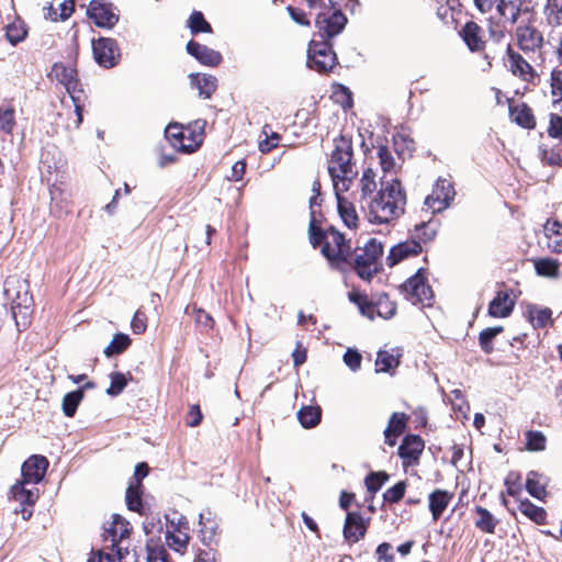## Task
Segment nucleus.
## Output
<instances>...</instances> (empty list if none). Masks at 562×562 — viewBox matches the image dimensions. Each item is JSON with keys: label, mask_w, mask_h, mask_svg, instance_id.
<instances>
[{"label": "nucleus", "mask_w": 562, "mask_h": 562, "mask_svg": "<svg viewBox=\"0 0 562 562\" xmlns=\"http://www.w3.org/2000/svg\"><path fill=\"white\" fill-rule=\"evenodd\" d=\"M336 65V54L326 42L311 41L307 49V66L317 72H327Z\"/></svg>", "instance_id": "obj_9"}, {"label": "nucleus", "mask_w": 562, "mask_h": 562, "mask_svg": "<svg viewBox=\"0 0 562 562\" xmlns=\"http://www.w3.org/2000/svg\"><path fill=\"white\" fill-rule=\"evenodd\" d=\"M348 297L358 306L360 313L369 319H374L376 316L390 319L395 315L396 305L386 294L379 295L373 302L369 301L366 294L357 291L350 292Z\"/></svg>", "instance_id": "obj_5"}, {"label": "nucleus", "mask_w": 562, "mask_h": 562, "mask_svg": "<svg viewBox=\"0 0 562 562\" xmlns=\"http://www.w3.org/2000/svg\"><path fill=\"white\" fill-rule=\"evenodd\" d=\"M57 10L59 12V18L61 19V21H66L74 13L75 1L74 0H61L57 4Z\"/></svg>", "instance_id": "obj_63"}, {"label": "nucleus", "mask_w": 562, "mask_h": 562, "mask_svg": "<svg viewBox=\"0 0 562 562\" xmlns=\"http://www.w3.org/2000/svg\"><path fill=\"white\" fill-rule=\"evenodd\" d=\"M31 483H24L23 480L16 482L11 487V496L12 498L21 505L20 513L23 519H29L32 516L31 507L36 503L38 498V488L31 487L27 488L26 485Z\"/></svg>", "instance_id": "obj_14"}, {"label": "nucleus", "mask_w": 562, "mask_h": 562, "mask_svg": "<svg viewBox=\"0 0 562 562\" xmlns=\"http://www.w3.org/2000/svg\"><path fill=\"white\" fill-rule=\"evenodd\" d=\"M83 396L85 393L82 389L68 392L67 394L64 395L61 401V408L65 416L72 417L76 414V411L81 401L83 400Z\"/></svg>", "instance_id": "obj_40"}, {"label": "nucleus", "mask_w": 562, "mask_h": 562, "mask_svg": "<svg viewBox=\"0 0 562 562\" xmlns=\"http://www.w3.org/2000/svg\"><path fill=\"white\" fill-rule=\"evenodd\" d=\"M203 125L199 121L195 122L194 128L169 124L165 130L166 138L176 150L192 153L203 142Z\"/></svg>", "instance_id": "obj_4"}, {"label": "nucleus", "mask_w": 562, "mask_h": 562, "mask_svg": "<svg viewBox=\"0 0 562 562\" xmlns=\"http://www.w3.org/2000/svg\"><path fill=\"white\" fill-rule=\"evenodd\" d=\"M503 326L487 327L479 335V342L485 353L493 351V339L503 331Z\"/></svg>", "instance_id": "obj_50"}, {"label": "nucleus", "mask_w": 562, "mask_h": 562, "mask_svg": "<svg viewBox=\"0 0 562 562\" xmlns=\"http://www.w3.org/2000/svg\"><path fill=\"white\" fill-rule=\"evenodd\" d=\"M199 526H200V531L202 533H206V532L213 533L215 531L216 524L212 519L211 512L207 510L206 513H201L199 515Z\"/></svg>", "instance_id": "obj_62"}, {"label": "nucleus", "mask_w": 562, "mask_h": 562, "mask_svg": "<svg viewBox=\"0 0 562 562\" xmlns=\"http://www.w3.org/2000/svg\"><path fill=\"white\" fill-rule=\"evenodd\" d=\"M167 544L175 551L181 552L188 544L189 536L187 527L179 522L178 526L171 524L166 531Z\"/></svg>", "instance_id": "obj_28"}, {"label": "nucleus", "mask_w": 562, "mask_h": 562, "mask_svg": "<svg viewBox=\"0 0 562 562\" xmlns=\"http://www.w3.org/2000/svg\"><path fill=\"white\" fill-rule=\"evenodd\" d=\"M297 418L304 428H313L321 422V409L317 406H304L297 412Z\"/></svg>", "instance_id": "obj_42"}, {"label": "nucleus", "mask_w": 562, "mask_h": 562, "mask_svg": "<svg viewBox=\"0 0 562 562\" xmlns=\"http://www.w3.org/2000/svg\"><path fill=\"white\" fill-rule=\"evenodd\" d=\"M402 289L405 297L413 304H420L423 306H429L431 304L434 293L420 270L412 276L402 285Z\"/></svg>", "instance_id": "obj_10"}, {"label": "nucleus", "mask_w": 562, "mask_h": 562, "mask_svg": "<svg viewBox=\"0 0 562 562\" xmlns=\"http://www.w3.org/2000/svg\"><path fill=\"white\" fill-rule=\"evenodd\" d=\"M453 498V494L446 490H435L428 496V507L434 521H437Z\"/></svg>", "instance_id": "obj_25"}, {"label": "nucleus", "mask_w": 562, "mask_h": 562, "mask_svg": "<svg viewBox=\"0 0 562 562\" xmlns=\"http://www.w3.org/2000/svg\"><path fill=\"white\" fill-rule=\"evenodd\" d=\"M526 488L528 493L538 499L546 496V484L543 477L536 472H530L527 477Z\"/></svg>", "instance_id": "obj_44"}, {"label": "nucleus", "mask_w": 562, "mask_h": 562, "mask_svg": "<svg viewBox=\"0 0 562 562\" xmlns=\"http://www.w3.org/2000/svg\"><path fill=\"white\" fill-rule=\"evenodd\" d=\"M552 109L548 133L550 137H557L562 135V95L552 97Z\"/></svg>", "instance_id": "obj_35"}, {"label": "nucleus", "mask_w": 562, "mask_h": 562, "mask_svg": "<svg viewBox=\"0 0 562 562\" xmlns=\"http://www.w3.org/2000/svg\"><path fill=\"white\" fill-rule=\"evenodd\" d=\"M406 194L397 179L384 181L378 193L367 205V217L371 224H389L404 214Z\"/></svg>", "instance_id": "obj_1"}, {"label": "nucleus", "mask_w": 562, "mask_h": 562, "mask_svg": "<svg viewBox=\"0 0 562 562\" xmlns=\"http://www.w3.org/2000/svg\"><path fill=\"white\" fill-rule=\"evenodd\" d=\"M47 468L48 460L44 456L33 454L21 467L22 480L36 485L44 479Z\"/></svg>", "instance_id": "obj_17"}, {"label": "nucleus", "mask_w": 562, "mask_h": 562, "mask_svg": "<svg viewBox=\"0 0 562 562\" xmlns=\"http://www.w3.org/2000/svg\"><path fill=\"white\" fill-rule=\"evenodd\" d=\"M401 356V350L397 348L380 350L375 360V371L385 373L392 372L398 367Z\"/></svg>", "instance_id": "obj_29"}, {"label": "nucleus", "mask_w": 562, "mask_h": 562, "mask_svg": "<svg viewBox=\"0 0 562 562\" xmlns=\"http://www.w3.org/2000/svg\"><path fill=\"white\" fill-rule=\"evenodd\" d=\"M104 530L111 537L112 546L117 547L130 535L131 525L121 515L113 514L112 520L105 524Z\"/></svg>", "instance_id": "obj_24"}, {"label": "nucleus", "mask_w": 562, "mask_h": 562, "mask_svg": "<svg viewBox=\"0 0 562 562\" xmlns=\"http://www.w3.org/2000/svg\"><path fill=\"white\" fill-rule=\"evenodd\" d=\"M131 342L132 340L128 337V335L117 333L114 335L110 344L105 347L104 355L109 358L115 355H120L131 346Z\"/></svg>", "instance_id": "obj_43"}, {"label": "nucleus", "mask_w": 562, "mask_h": 562, "mask_svg": "<svg viewBox=\"0 0 562 562\" xmlns=\"http://www.w3.org/2000/svg\"><path fill=\"white\" fill-rule=\"evenodd\" d=\"M497 10L502 16L508 20L512 23L518 21L519 18H522L525 11L527 9H522L521 0H497Z\"/></svg>", "instance_id": "obj_32"}, {"label": "nucleus", "mask_w": 562, "mask_h": 562, "mask_svg": "<svg viewBox=\"0 0 562 562\" xmlns=\"http://www.w3.org/2000/svg\"><path fill=\"white\" fill-rule=\"evenodd\" d=\"M422 252V245L416 239H407L393 246L386 257V265L393 267L402 260Z\"/></svg>", "instance_id": "obj_21"}, {"label": "nucleus", "mask_w": 562, "mask_h": 562, "mask_svg": "<svg viewBox=\"0 0 562 562\" xmlns=\"http://www.w3.org/2000/svg\"><path fill=\"white\" fill-rule=\"evenodd\" d=\"M187 52L198 61L206 66L214 67L222 61V56L218 52L194 41H190L187 44Z\"/></svg>", "instance_id": "obj_22"}, {"label": "nucleus", "mask_w": 562, "mask_h": 562, "mask_svg": "<svg viewBox=\"0 0 562 562\" xmlns=\"http://www.w3.org/2000/svg\"><path fill=\"white\" fill-rule=\"evenodd\" d=\"M461 36L471 50H480L483 47L482 30L476 23L468 22L461 31Z\"/></svg>", "instance_id": "obj_31"}, {"label": "nucleus", "mask_w": 562, "mask_h": 562, "mask_svg": "<svg viewBox=\"0 0 562 562\" xmlns=\"http://www.w3.org/2000/svg\"><path fill=\"white\" fill-rule=\"evenodd\" d=\"M454 196V189L449 180L439 179L429 195L425 199V206L431 213L446 210Z\"/></svg>", "instance_id": "obj_12"}, {"label": "nucleus", "mask_w": 562, "mask_h": 562, "mask_svg": "<svg viewBox=\"0 0 562 562\" xmlns=\"http://www.w3.org/2000/svg\"><path fill=\"white\" fill-rule=\"evenodd\" d=\"M436 236V225L432 222H423L415 226L414 238L419 244L427 243Z\"/></svg>", "instance_id": "obj_52"}, {"label": "nucleus", "mask_w": 562, "mask_h": 562, "mask_svg": "<svg viewBox=\"0 0 562 562\" xmlns=\"http://www.w3.org/2000/svg\"><path fill=\"white\" fill-rule=\"evenodd\" d=\"M394 146L398 155H404L405 150L411 154L414 149V143L402 134H397L393 137Z\"/></svg>", "instance_id": "obj_60"}, {"label": "nucleus", "mask_w": 562, "mask_h": 562, "mask_svg": "<svg viewBox=\"0 0 562 562\" xmlns=\"http://www.w3.org/2000/svg\"><path fill=\"white\" fill-rule=\"evenodd\" d=\"M310 240L314 247L321 246L322 254L333 266L346 261L351 250L341 233L333 227L323 232L316 227L314 220L310 223Z\"/></svg>", "instance_id": "obj_3"}, {"label": "nucleus", "mask_w": 562, "mask_h": 562, "mask_svg": "<svg viewBox=\"0 0 562 562\" xmlns=\"http://www.w3.org/2000/svg\"><path fill=\"white\" fill-rule=\"evenodd\" d=\"M507 66L510 71L525 81H531L535 77V70L519 54L507 50Z\"/></svg>", "instance_id": "obj_26"}, {"label": "nucleus", "mask_w": 562, "mask_h": 562, "mask_svg": "<svg viewBox=\"0 0 562 562\" xmlns=\"http://www.w3.org/2000/svg\"><path fill=\"white\" fill-rule=\"evenodd\" d=\"M543 234L547 247L552 252H562V224L554 220H548L543 225Z\"/></svg>", "instance_id": "obj_27"}, {"label": "nucleus", "mask_w": 562, "mask_h": 562, "mask_svg": "<svg viewBox=\"0 0 562 562\" xmlns=\"http://www.w3.org/2000/svg\"><path fill=\"white\" fill-rule=\"evenodd\" d=\"M536 273L543 278L558 279L560 277V265L552 258H537L532 260Z\"/></svg>", "instance_id": "obj_34"}, {"label": "nucleus", "mask_w": 562, "mask_h": 562, "mask_svg": "<svg viewBox=\"0 0 562 562\" xmlns=\"http://www.w3.org/2000/svg\"><path fill=\"white\" fill-rule=\"evenodd\" d=\"M131 328L134 334L139 335L145 333L147 328V318L146 315L143 312H135L132 321H131Z\"/></svg>", "instance_id": "obj_61"}, {"label": "nucleus", "mask_w": 562, "mask_h": 562, "mask_svg": "<svg viewBox=\"0 0 562 562\" xmlns=\"http://www.w3.org/2000/svg\"><path fill=\"white\" fill-rule=\"evenodd\" d=\"M532 14L525 11L521 23L516 29V38L519 47L525 52H535L542 46V34L531 21Z\"/></svg>", "instance_id": "obj_11"}, {"label": "nucleus", "mask_w": 562, "mask_h": 562, "mask_svg": "<svg viewBox=\"0 0 562 562\" xmlns=\"http://www.w3.org/2000/svg\"><path fill=\"white\" fill-rule=\"evenodd\" d=\"M361 361L362 357L356 349L349 348L344 355V362L351 371L359 370Z\"/></svg>", "instance_id": "obj_59"}, {"label": "nucleus", "mask_w": 562, "mask_h": 562, "mask_svg": "<svg viewBox=\"0 0 562 562\" xmlns=\"http://www.w3.org/2000/svg\"><path fill=\"white\" fill-rule=\"evenodd\" d=\"M475 527L483 532L494 533L498 520L494 517V515L484 507L476 506L475 507Z\"/></svg>", "instance_id": "obj_36"}, {"label": "nucleus", "mask_w": 562, "mask_h": 562, "mask_svg": "<svg viewBox=\"0 0 562 562\" xmlns=\"http://www.w3.org/2000/svg\"><path fill=\"white\" fill-rule=\"evenodd\" d=\"M406 491V483L404 481H401L393 485L392 487L387 488L383 493V498L386 503L395 504L398 503L405 494Z\"/></svg>", "instance_id": "obj_57"}, {"label": "nucleus", "mask_w": 562, "mask_h": 562, "mask_svg": "<svg viewBox=\"0 0 562 562\" xmlns=\"http://www.w3.org/2000/svg\"><path fill=\"white\" fill-rule=\"evenodd\" d=\"M519 512L536 522L537 525H543L547 520V513L544 508L535 505L529 499H520L518 504Z\"/></svg>", "instance_id": "obj_37"}, {"label": "nucleus", "mask_w": 562, "mask_h": 562, "mask_svg": "<svg viewBox=\"0 0 562 562\" xmlns=\"http://www.w3.org/2000/svg\"><path fill=\"white\" fill-rule=\"evenodd\" d=\"M510 119L518 125L531 128L535 125L533 115L526 104L510 108Z\"/></svg>", "instance_id": "obj_39"}, {"label": "nucleus", "mask_w": 562, "mask_h": 562, "mask_svg": "<svg viewBox=\"0 0 562 562\" xmlns=\"http://www.w3.org/2000/svg\"><path fill=\"white\" fill-rule=\"evenodd\" d=\"M191 83L199 90V94L204 99H210L215 92L217 80L211 75H191Z\"/></svg>", "instance_id": "obj_33"}, {"label": "nucleus", "mask_w": 562, "mask_h": 562, "mask_svg": "<svg viewBox=\"0 0 562 562\" xmlns=\"http://www.w3.org/2000/svg\"><path fill=\"white\" fill-rule=\"evenodd\" d=\"M12 316L16 328L22 331L31 324L32 316V297L27 292L18 295V301H13L11 305Z\"/></svg>", "instance_id": "obj_20"}, {"label": "nucleus", "mask_w": 562, "mask_h": 562, "mask_svg": "<svg viewBox=\"0 0 562 562\" xmlns=\"http://www.w3.org/2000/svg\"><path fill=\"white\" fill-rule=\"evenodd\" d=\"M529 322L535 328H543L552 323V311L548 307L530 305L527 308Z\"/></svg>", "instance_id": "obj_38"}, {"label": "nucleus", "mask_w": 562, "mask_h": 562, "mask_svg": "<svg viewBox=\"0 0 562 562\" xmlns=\"http://www.w3.org/2000/svg\"><path fill=\"white\" fill-rule=\"evenodd\" d=\"M376 173L375 170L371 167H368L363 170L360 184H361V194L363 198L372 194L376 189Z\"/></svg>", "instance_id": "obj_51"}, {"label": "nucleus", "mask_w": 562, "mask_h": 562, "mask_svg": "<svg viewBox=\"0 0 562 562\" xmlns=\"http://www.w3.org/2000/svg\"><path fill=\"white\" fill-rule=\"evenodd\" d=\"M109 378H110V386L106 389L105 392L110 396H117L126 387L127 378L122 372H111Z\"/></svg>", "instance_id": "obj_53"}, {"label": "nucleus", "mask_w": 562, "mask_h": 562, "mask_svg": "<svg viewBox=\"0 0 562 562\" xmlns=\"http://www.w3.org/2000/svg\"><path fill=\"white\" fill-rule=\"evenodd\" d=\"M546 436L541 431L529 430L526 432V449L529 451H543L546 449Z\"/></svg>", "instance_id": "obj_54"}, {"label": "nucleus", "mask_w": 562, "mask_h": 562, "mask_svg": "<svg viewBox=\"0 0 562 562\" xmlns=\"http://www.w3.org/2000/svg\"><path fill=\"white\" fill-rule=\"evenodd\" d=\"M370 518H364L358 512L348 513L344 525V538L349 543L360 541L367 533Z\"/></svg>", "instance_id": "obj_18"}, {"label": "nucleus", "mask_w": 562, "mask_h": 562, "mask_svg": "<svg viewBox=\"0 0 562 562\" xmlns=\"http://www.w3.org/2000/svg\"><path fill=\"white\" fill-rule=\"evenodd\" d=\"M352 143L340 136L335 139V148L328 162V172L334 191L348 192L356 178L357 171L352 165Z\"/></svg>", "instance_id": "obj_2"}, {"label": "nucleus", "mask_w": 562, "mask_h": 562, "mask_svg": "<svg viewBox=\"0 0 562 562\" xmlns=\"http://www.w3.org/2000/svg\"><path fill=\"white\" fill-rule=\"evenodd\" d=\"M331 4L330 8H324L323 11L317 13L315 25L322 37H334L338 35L346 25L347 19L341 13L340 9L333 4V0H328Z\"/></svg>", "instance_id": "obj_8"}, {"label": "nucleus", "mask_w": 562, "mask_h": 562, "mask_svg": "<svg viewBox=\"0 0 562 562\" xmlns=\"http://www.w3.org/2000/svg\"><path fill=\"white\" fill-rule=\"evenodd\" d=\"M188 27L192 34L198 33H211L212 27L210 23L204 19L202 12L193 11L188 20Z\"/></svg>", "instance_id": "obj_49"}, {"label": "nucleus", "mask_w": 562, "mask_h": 562, "mask_svg": "<svg viewBox=\"0 0 562 562\" xmlns=\"http://www.w3.org/2000/svg\"><path fill=\"white\" fill-rule=\"evenodd\" d=\"M376 156L384 175L396 171L397 162L386 146H379Z\"/></svg>", "instance_id": "obj_46"}, {"label": "nucleus", "mask_w": 562, "mask_h": 562, "mask_svg": "<svg viewBox=\"0 0 562 562\" xmlns=\"http://www.w3.org/2000/svg\"><path fill=\"white\" fill-rule=\"evenodd\" d=\"M547 20L551 24L562 23V0H548L544 9Z\"/></svg>", "instance_id": "obj_55"}, {"label": "nucleus", "mask_w": 562, "mask_h": 562, "mask_svg": "<svg viewBox=\"0 0 562 562\" xmlns=\"http://www.w3.org/2000/svg\"><path fill=\"white\" fill-rule=\"evenodd\" d=\"M15 127V111L11 105H0V130L12 134Z\"/></svg>", "instance_id": "obj_48"}, {"label": "nucleus", "mask_w": 562, "mask_h": 562, "mask_svg": "<svg viewBox=\"0 0 562 562\" xmlns=\"http://www.w3.org/2000/svg\"><path fill=\"white\" fill-rule=\"evenodd\" d=\"M49 77L61 83L70 94L76 113L75 127L78 128L82 123V106L79 104L78 98L75 95L78 86L76 68L71 65H65L64 63H56L52 67Z\"/></svg>", "instance_id": "obj_7"}, {"label": "nucleus", "mask_w": 562, "mask_h": 562, "mask_svg": "<svg viewBox=\"0 0 562 562\" xmlns=\"http://www.w3.org/2000/svg\"><path fill=\"white\" fill-rule=\"evenodd\" d=\"M406 420L407 417L404 413H394L391 416L389 425L384 430L385 442L389 446H394L397 437L404 432Z\"/></svg>", "instance_id": "obj_30"}, {"label": "nucleus", "mask_w": 562, "mask_h": 562, "mask_svg": "<svg viewBox=\"0 0 562 562\" xmlns=\"http://www.w3.org/2000/svg\"><path fill=\"white\" fill-rule=\"evenodd\" d=\"M94 60L104 68H111L120 58L116 43L111 38H99L92 42Z\"/></svg>", "instance_id": "obj_15"}, {"label": "nucleus", "mask_w": 562, "mask_h": 562, "mask_svg": "<svg viewBox=\"0 0 562 562\" xmlns=\"http://www.w3.org/2000/svg\"><path fill=\"white\" fill-rule=\"evenodd\" d=\"M424 446L423 439L417 435H408L404 438L398 447V456L405 469L416 465L419 462Z\"/></svg>", "instance_id": "obj_19"}, {"label": "nucleus", "mask_w": 562, "mask_h": 562, "mask_svg": "<svg viewBox=\"0 0 562 562\" xmlns=\"http://www.w3.org/2000/svg\"><path fill=\"white\" fill-rule=\"evenodd\" d=\"M383 255V245L375 238L369 239L355 259L357 274L363 280H370L379 270V260Z\"/></svg>", "instance_id": "obj_6"}, {"label": "nucleus", "mask_w": 562, "mask_h": 562, "mask_svg": "<svg viewBox=\"0 0 562 562\" xmlns=\"http://www.w3.org/2000/svg\"><path fill=\"white\" fill-rule=\"evenodd\" d=\"M517 296L512 289L498 290L487 307L488 316L493 318H506L513 313Z\"/></svg>", "instance_id": "obj_13"}, {"label": "nucleus", "mask_w": 562, "mask_h": 562, "mask_svg": "<svg viewBox=\"0 0 562 562\" xmlns=\"http://www.w3.org/2000/svg\"><path fill=\"white\" fill-rule=\"evenodd\" d=\"M267 128L268 126H265L262 131L266 137L259 140V150L263 154L269 153L270 150L276 148L280 139V136L274 132H271V134L269 135Z\"/></svg>", "instance_id": "obj_58"}, {"label": "nucleus", "mask_w": 562, "mask_h": 562, "mask_svg": "<svg viewBox=\"0 0 562 562\" xmlns=\"http://www.w3.org/2000/svg\"><path fill=\"white\" fill-rule=\"evenodd\" d=\"M389 480V475L386 472H372L366 477V486L368 492L374 495L382 485Z\"/></svg>", "instance_id": "obj_56"}, {"label": "nucleus", "mask_w": 562, "mask_h": 562, "mask_svg": "<svg viewBox=\"0 0 562 562\" xmlns=\"http://www.w3.org/2000/svg\"><path fill=\"white\" fill-rule=\"evenodd\" d=\"M202 413L198 405H192L188 412L187 425L190 427H196L201 424Z\"/></svg>", "instance_id": "obj_64"}, {"label": "nucleus", "mask_w": 562, "mask_h": 562, "mask_svg": "<svg viewBox=\"0 0 562 562\" xmlns=\"http://www.w3.org/2000/svg\"><path fill=\"white\" fill-rule=\"evenodd\" d=\"M87 14L99 27H112L119 20L112 5L100 0L90 1Z\"/></svg>", "instance_id": "obj_16"}, {"label": "nucleus", "mask_w": 562, "mask_h": 562, "mask_svg": "<svg viewBox=\"0 0 562 562\" xmlns=\"http://www.w3.org/2000/svg\"><path fill=\"white\" fill-rule=\"evenodd\" d=\"M334 192L337 200L338 214L344 224L349 228H356L359 223V216L353 203L345 195L346 192Z\"/></svg>", "instance_id": "obj_23"}, {"label": "nucleus", "mask_w": 562, "mask_h": 562, "mask_svg": "<svg viewBox=\"0 0 562 562\" xmlns=\"http://www.w3.org/2000/svg\"><path fill=\"white\" fill-rule=\"evenodd\" d=\"M540 151L542 161L548 165L554 166L562 162V149L557 146L554 138H552L551 144L543 143Z\"/></svg>", "instance_id": "obj_41"}, {"label": "nucleus", "mask_w": 562, "mask_h": 562, "mask_svg": "<svg viewBox=\"0 0 562 562\" xmlns=\"http://www.w3.org/2000/svg\"><path fill=\"white\" fill-rule=\"evenodd\" d=\"M142 485L131 483L126 490V505L130 510L140 513L143 508L142 503Z\"/></svg>", "instance_id": "obj_45"}, {"label": "nucleus", "mask_w": 562, "mask_h": 562, "mask_svg": "<svg viewBox=\"0 0 562 562\" xmlns=\"http://www.w3.org/2000/svg\"><path fill=\"white\" fill-rule=\"evenodd\" d=\"M26 34L25 25L20 20L13 21L5 27V37L12 45L22 42L26 37Z\"/></svg>", "instance_id": "obj_47"}]
</instances>
